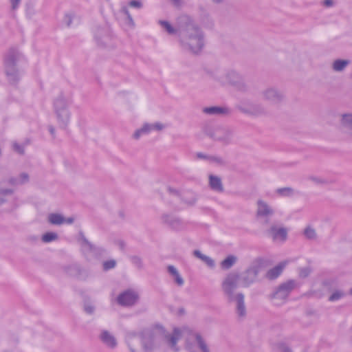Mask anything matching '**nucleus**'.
<instances>
[{
  "label": "nucleus",
  "mask_w": 352,
  "mask_h": 352,
  "mask_svg": "<svg viewBox=\"0 0 352 352\" xmlns=\"http://www.w3.org/2000/svg\"><path fill=\"white\" fill-rule=\"evenodd\" d=\"M73 15L72 14H67L65 16V23L67 27H69L72 23Z\"/></svg>",
  "instance_id": "49"
},
{
  "label": "nucleus",
  "mask_w": 352,
  "mask_h": 352,
  "mask_svg": "<svg viewBox=\"0 0 352 352\" xmlns=\"http://www.w3.org/2000/svg\"><path fill=\"white\" fill-rule=\"evenodd\" d=\"M126 341L131 352H140L138 349L140 338L136 333L132 332L127 333Z\"/></svg>",
  "instance_id": "24"
},
{
  "label": "nucleus",
  "mask_w": 352,
  "mask_h": 352,
  "mask_svg": "<svg viewBox=\"0 0 352 352\" xmlns=\"http://www.w3.org/2000/svg\"><path fill=\"white\" fill-rule=\"evenodd\" d=\"M297 287L294 280H287L280 285L270 295V299L274 304L280 305L285 302L290 292Z\"/></svg>",
  "instance_id": "6"
},
{
  "label": "nucleus",
  "mask_w": 352,
  "mask_h": 352,
  "mask_svg": "<svg viewBox=\"0 0 352 352\" xmlns=\"http://www.w3.org/2000/svg\"><path fill=\"white\" fill-rule=\"evenodd\" d=\"M217 80L222 84H230L239 91H246L248 88L243 76L235 70L226 72Z\"/></svg>",
  "instance_id": "5"
},
{
  "label": "nucleus",
  "mask_w": 352,
  "mask_h": 352,
  "mask_svg": "<svg viewBox=\"0 0 352 352\" xmlns=\"http://www.w3.org/2000/svg\"><path fill=\"white\" fill-rule=\"evenodd\" d=\"M290 60L293 65L296 68L301 67L302 65V60L300 54H294L290 56Z\"/></svg>",
  "instance_id": "38"
},
{
  "label": "nucleus",
  "mask_w": 352,
  "mask_h": 352,
  "mask_svg": "<svg viewBox=\"0 0 352 352\" xmlns=\"http://www.w3.org/2000/svg\"><path fill=\"white\" fill-rule=\"evenodd\" d=\"M276 192L280 195L289 196L293 194L294 190L292 188L286 187L277 189Z\"/></svg>",
  "instance_id": "44"
},
{
  "label": "nucleus",
  "mask_w": 352,
  "mask_h": 352,
  "mask_svg": "<svg viewBox=\"0 0 352 352\" xmlns=\"http://www.w3.org/2000/svg\"><path fill=\"white\" fill-rule=\"evenodd\" d=\"M237 257L234 255H229L221 262V267L223 270H229L236 262Z\"/></svg>",
  "instance_id": "31"
},
{
  "label": "nucleus",
  "mask_w": 352,
  "mask_h": 352,
  "mask_svg": "<svg viewBox=\"0 0 352 352\" xmlns=\"http://www.w3.org/2000/svg\"><path fill=\"white\" fill-rule=\"evenodd\" d=\"M208 185L211 190L217 192H223V184L220 177L210 174L208 176Z\"/></svg>",
  "instance_id": "21"
},
{
  "label": "nucleus",
  "mask_w": 352,
  "mask_h": 352,
  "mask_svg": "<svg viewBox=\"0 0 352 352\" xmlns=\"http://www.w3.org/2000/svg\"><path fill=\"white\" fill-rule=\"evenodd\" d=\"M287 264V262H283L278 265L275 266L274 267L268 270V272L266 274V277L270 280H273L276 278L280 274L282 273L283 268L285 267Z\"/></svg>",
  "instance_id": "25"
},
{
  "label": "nucleus",
  "mask_w": 352,
  "mask_h": 352,
  "mask_svg": "<svg viewBox=\"0 0 352 352\" xmlns=\"http://www.w3.org/2000/svg\"><path fill=\"white\" fill-rule=\"evenodd\" d=\"M13 193L14 190L12 188H6L0 183V208L8 202V197Z\"/></svg>",
  "instance_id": "26"
},
{
  "label": "nucleus",
  "mask_w": 352,
  "mask_h": 352,
  "mask_svg": "<svg viewBox=\"0 0 352 352\" xmlns=\"http://www.w3.org/2000/svg\"><path fill=\"white\" fill-rule=\"evenodd\" d=\"M179 23H186L181 32V42L184 47L192 53L199 52L204 45V36L202 31L188 16L179 18Z\"/></svg>",
  "instance_id": "1"
},
{
  "label": "nucleus",
  "mask_w": 352,
  "mask_h": 352,
  "mask_svg": "<svg viewBox=\"0 0 352 352\" xmlns=\"http://www.w3.org/2000/svg\"><path fill=\"white\" fill-rule=\"evenodd\" d=\"M193 255L197 258L202 261L206 265L210 267L214 268L215 267L214 261L210 256L204 254L201 251L195 250L193 251Z\"/></svg>",
  "instance_id": "28"
},
{
  "label": "nucleus",
  "mask_w": 352,
  "mask_h": 352,
  "mask_svg": "<svg viewBox=\"0 0 352 352\" xmlns=\"http://www.w3.org/2000/svg\"><path fill=\"white\" fill-rule=\"evenodd\" d=\"M202 111L205 114L213 116H226L231 113L230 108L221 106L204 107Z\"/></svg>",
  "instance_id": "18"
},
{
  "label": "nucleus",
  "mask_w": 352,
  "mask_h": 352,
  "mask_svg": "<svg viewBox=\"0 0 352 352\" xmlns=\"http://www.w3.org/2000/svg\"><path fill=\"white\" fill-rule=\"evenodd\" d=\"M17 206L18 205L15 203V201H14L12 204H10V206H9L5 209V211L12 212L17 208Z\"/></svg>",
  "instance_id": "54"
},
{
  "label": "nucleus",
  "mask_w": 352,
  "mask_h": 352,
  "mask_svg": "<svg viewBox=\"0 0 352 352\" xmlns=\"http://www.w3.org/2000/svg\"><path fill=\"white\" fill-rule=\"evenodd\" d=\"M12 148L15 153L21 155H23L25 153V146L23 144H20L16 142H14L12 144Z\"/></svg>",
  "instance_id": "40"
},
{
  "label": "nucleus",
  "mask_w": 352,
  "mask_h": 352,
  "mask_svg": "<svg viewBox=\"0 0 352 352\" xmlns=\"http://www.w3.org/2000/svg\"><path fill=\"white\" fill-rule=\"evenodd\" d=\"M129 5L131 8L140 9L143 6V3L140 0H131L129 2Z\"/></svg>",
  "instance_id": "46"
},
{
  "label": "nucleus",
  "mask_w": 352,
  "mask_h": 352,
  "mask_svg": "<svg viewBox=\"0 0 352 352\" xmlns=\"http://www.w3.org/2000/svg\"><path fill=\"white\" fill-rule=\"evenodd\" d=\"M172 3L176 7L182 6L183 2L182 0H170Z\"/></svg>",
  "instance_id": "56"
},
{
  "label": "nucleus",
  "mask_w": 352,
  "mask_h": 352,
  "mask_svg": "<svg viewBox=\"0 0 352 352\" xmlns=\"http://www.w3.org/2000/svg\"><path fill=\"white\" fill-rule=\"evenodd\" d=\"M310 274V270L308 267L301 268L299 270V276L301 278H305Z\"/></svg>",
  "instance_id": "48"
},
{
  "label": "nucleus",
  "mask_w": 352,
  "mask_h": 352,
  "mask_svg": "<svg viewBox=\"0 0 352 352\" xmlns=\"http://www.w3.org/2000/svg\"><path fill=\"white\" fill-rule=\"evenodd\" d=\"M131 262L138 268H142L143 267L142 260L140 257L138 256H133L131 258Z\"/></svg>",
  "instance_id": "45"
},
{
  "label": "nucleus",
  "mask_w": 352,
  "mask_h": 352,
  "mask_svg": "<svg viewBox=\"0 0 352 352\" xmlns=\"http://www.w3.org/2000/svg\"><path fill=\"white\" fill-rule=\"evenodd\" d=\"M322 5L325 7L329 8L332 7L334 5L333 0H324L322 2Z\"/></svg>",
  "instance_id": "55"
},
{
  "label": "nucleus",
  "mask_w": 352,
  "mask_h": 352,
  "mask_svg": "<svg viewBox=\"0 0 352 352\" xmlns=\"http://www.w3.org/2000/svg\"><path fill=\"white\" fill-rule=\"evenodd\" d=\"M157 331L156 335L160 337L162 349L166 348L177 352L179 350L177 343L182 337V330L174 327L171 331L166 330L163 326L156 324Z\"/></svg>",
  "instance_id": "3"
},
{
  "label": "nucleus",
  "mask_w": 352,
  "mask_h": 352,
  "mask_svg": "<svg viewBox=\"0 0 352 352\" xmlns=\"http://www.w3.org/2000/svg\"><path fill=\"white\" fill-rule=\"evenodd\" d=\"M351 64L349 59L338 58L333 60L331 68L333 72L336 73H342L345 71L346 68Z\"/></svg>",
  "instance_id": "23"
},
{
  "label": "nucleus",
  "mask_w": 352,
  "mask_h": 352,
  "mask_svg": "<svg viewBox=\"0 0 352 352\" xmlns=\"http://www.w3.org/2000/svg\"><path fill=\"white\" fill-rule=\"evenodd\" d=\"M339 124L342 129L352 134V113L346 112L340 114Z\"/></svg>",
  "instance_id": "19"
},
{
  "label": "nucleus",
  "mask_w": 352,
  "mask_h": 352,
  "mask_svg": "<svg viewBox=\"0 0 352 352\" xmlns=\"http://www.w3.org/2000/svg\"><path fill=\"white\" fill-rule=\"evenodd\" d=\"M214 140L228 144L230 143L234 135L233 131L227 126H218L213 132Z\"/></svg>",
  "instance_id": "14"
},
{
  "label": "nucleus",
  "mask_w": 352,
  "mask_h": 352,
  "mask_svg": "<svg viewBox=\"0 0 352 352\" xmlns=\"http://www.w3.org/2000/svg\"><path fill=\"white\" fill-rule=\"evenodd\" d=\"M302 233L305 239L308 240L316 241L318 239L316 230L311 226H307Z\"/></svg>",
  "instance_id": "30"
},
{
  "label": "nucleus",
  "mask_w": 352,
  "mask_h": 352,
  "mask_svg": "<svg viewBox=\"0 0 352 352\" xmlns=\"http://www.w3.org/2000/svg\"><path fill=\"white\" fill-rule=\"evenodd\" d=\"M307 179L316 184H324L327 183L324 179L316 175H309Z\"/></svg>",
  "instance_id": "42"
},
{
  "label": "nucleus",
  "mask_w": 352,
  "mask_h": 352,
  "mask_svg": "<svg viewBox=\"0 0 352 352\" xmlns=\"http://www.w3.org/2000/svg\"><path fill=\"white\" fill-rule=\"evenodd\" d=\"M263 264V260L261 258H257L254 259L250 266L241 274L239 279H241L243 287H249L256 280Z\"/></svg>",
  "instance_id": "7"
},
{
  "label": "nucleus",
  "mask_w": 352,
  "mask_h": 352,
  "mask_svg": "<svg viewBox=\"0 0 352 352\" xmlns=\"http://www.w3.org/2000/svg\"><path fill=\"white\" fill-rule=\"evenodd\" d=\"M269 236L276 242H284L287 237V230L283 227L272 226L267 230Z\"/></svg>",
  "instance_id": "15"
},
{
  "label": "nucleus",
  "mask_w": 352,
  "mask_h": 352,
  "mask_svg": "<svg viewBox=\"0 0 352 352\" xmlns=\"http://www.w3.org/2000/svg\"><path fill=\"white\" fill-rule=\"evenodd\" d=\"M139 300V294L133 289H128L120 294L117 298L118 303L122 306L134 305Z\"/></svg>",
  "instance_id": "13"
},
{
  "label": "nucleus",
  "mask_w": 352,
  "mask_h": 352,
  "mask_svg": "<svg viewBox=\"0 0 352 352\" xmlns=\"http://www.w3.org/2000/svg\"><path fill=\"white\" fill-rule=\"evenodd\" d=\"M82 246L84 249H90V250L92 249V245L90 244V243L86 239H82Z\"/></svg>",
  "instance_id": "51"
},
{
  "label": "nucleus",
  "mask_w": 352,
  "mask_h": 352,
  "mask_svg": "<svg viewBox=\"0 0 352 352\" xmlns=\"http://www.w3.org/2000/svg\"><path fill=\"white\" fill-rule=\"evenodd\" d=\"M274 208L266 201L259 199L256 201V217L264 224H269L274 215Z\"/></svg>",
  "instance_id": "10"
},
{
  "label": "nucleus",
  "mask_w": 352,
  "mask_h": 352,
  "mask_svg": "<svg viewBox=\"0 0 352 352\" xmlns=\"http://www.w3.org/2000/svg\"><path fill=\"white\" fill-rule=\"evenodd\" d=\"M78 266L76 265H70L66 267V271L69 275H74V270H78Z\"/></svg>",
  "instance_id": "50"
},
{
  "label": "nucleus",
  "mask_w": 352,
  "mask_h": 352,
  "mask_svg": "<svg viewBox=\"0 0 352 352\" xmlns=\"http://www.w3.org/2000/svg\"><path fill=\"white\" fill-rule=\"evenodd\" d=\"M262 98L270 104H276L280 103L284 99L283 94L277 88L269 87L261 92Z\"/></svg>",
  "instance_id": "12"
},
{
  "label": "nucleus",
  "mask_w": 352,
  "mask_h": 352,
  "mask_svg": "<svg viewBox=\"0 0 352 352\" xmlns=\"http://www.w3.org/2000/svg\"><path fill=\"white\" fill-rule=\"evenodd\" d=\"M195 340L197 346L201 352H210L207 343L200 334L197 333L195 335Z\"/></svg>",
  "instance_id": "33"
},
{
  "label": "nucleus",
  "mask_w": 352,
  "mask_h": 352,
  "mask_svg": "<svg viewBox=\"0 0 352 352\" xmlns=\"http://www.w3.org/2000/svg\"><path fill=\"white\" fill-rule=\"evenodd\" d=\"M349 293H350L351 295H352V288L350 289Z\"/></svg>",
  "instance_id": "62"
},
{
  "label": "nucleus",
  "mask_w": 352,
  "mask_h": 352,
  "mask_svg": "<svg viewBox=\"0 0 352 352\" xmlns=\"http://www.w3.org/2000/svg\"><path fill=\"white\" fill-rule=\"evenodd\" d=\"M58 238V236L56 232H48L43 234L41 239L44 243H50L57 240Z\"/></svg>",
  "instance_id": "37"
},
{
  "label": "nucleus",
  "mask_w": 352,
  "mask_h": 352,
  "mask_svg": "<svg viewBox=\"0 0 352 352\" xmlns=\"http://www.w3.org/2000/svg\"><path fill=\"white\" fill-rule=\"evenodd\" d=\"M100 340L108 348L115 349L118 345L116 337L108 330L103 329L99 335Z\"/></svg>",
  "instance_id": "17"
},
{
  "label": "nucleus",
  "mask_w": 352,
  "mask_h": 352,
  "mask_svg": "<svg viewBox=\"0 0 352 352\" xmlns=\"http://www.w3.org/2000/svg\"><path fill=\"white\" fill-rule=\"evenodd\" d=\"M240 275L236 272L227 274L221 283V289L228 300L236 297L235 290L238 287Z\"/></svg>",
  "instance_id": "8"
},
{
  "label": "nucleus",
  "mask_w": 352,
  "mask_h": 352,
  "mask_svg": "<svg viewBox=\"0 0 352 352\" xmlns=\"http://www.w3.org/2000/svg\"><path fill=\"white\" fill-rule=\"evenodd\" d=\"M210 155H208L204 153H196V157L197 159H201L208 161V157H210Z\"/></svg>",
  "instance_id": "52"
},
{
  "label": "nucleus",
  "mask_w": 352,
  "mask_h": 352,
  "mask_svg": "<svg viewBox=\"0 0 352 352\" xmlns=\"http://www.w3.org/2000/svg\"><path fill=\"white\" fill-rule=\"evenodd\" d=\"M47 221L52 225L60 226L65 223V217L60 213H50L47 216Z\"/></svg>",
  "instance_id": "29"
},
{
  "label": "nucleus",
  "mask_w": 352,
  "mask_h": 352,
  "mask_svg": "<svg viewBox=\"0 0 352 352\" xmlns=\"http://www.w3.org/2000/svg\"><path fill=\"white\" fill-rule=\"evenodd\" d=\"M147 127L148 128V131L151 133V131H162L166 128V125L160 122H157L155 123H148Z\"/></svg>",
  "instance_id": "36"
},
{
  "label": "nucleus",
  "mask_w": 352,
  "mask_h": 352,
  "mask_svg": "<svg viewBox=\"0 0 352 352\" xmlns=\"http://www.w3.org/2000/svg\"><path fill=\"white\" fill-rule=\"evenodd\" d=\"M48 130H49V131H50V134H51L53 137H55V135H56V129H55L54 126H52V125H50V126H48Z\"/></svg>",
  "instance_id": "57"
},
{
  "label": "nucleus",
  "mask_w": 352,
  "mask_h": 352,
  "mask_svg": "<svg viewBox=\"0 0 352 352\" xmlns=\"http://www.w3.org/2000/svg\"><path fill=\"white\" fill-rule=\"evenodd\" d=\"M150 133L148 131V128L147 127V122L143 124V125L136 129L132 135V138L135 140H138L143 135H146Z\"/></svg>",
  "instance_id": "32"
},
{
  "label": "nucleus",
  "mask_w": 352,
  "mask_h": 352,
  "mask_svg": "<svg viewBox=\"0 0 352 352\" xmlns=\"http://www.w3.org/2000/svg\"><path fill=\"white\" fill-rule=\"evenodd\" d=\"M71 105V100L63 94H60L54 99L53 111L57 124L61 129H67L72 122Z\"/></svg>",
  "instance_id": "2"
},
{
  "label": "nucleus",
  "mask_w": 352,
  "mask_h": 352,
  "mask_svg": "<svg viewBox=\"0 0 352 352\" xmlns=\"http://www.w3.org/2000/svg\"><path fill=\"white\" fill-rule=\"evenodd\" d=\"M344 296V293L342 290H336L329 296L330 301H336L342 298Z\"/></svg>",
  "instance_id": "41"
},
{
  "label": "nucleus",
  "mask_w": 352,
  "mask_h": 352,
  "mask_svg": "<svg viewBox=\"0 0 352 352\" xmlns=\"http://www.w3.org/2000/svg\"><path fill=\"white\" fill-rule=\"evenodd\" d=\"M208 162L214 163L220 166L224 165L226 164L224 160L222 157L215 155H210V157H208Z\"/></svg>",
  "instance_id": "43"
},
{
  "label": "nucleus",
  "mask_w": 352,
  "mask_h": 352,
  "mask_svg": "<svg viewBox=\"0 0 352 352\" xmlns=\"http://www.w3.org/2000/svg\"><path fill=\"white\" fill-rule=\"evenodd\" d=\"M10 1L11 3L12 9L14 10L19 7L21 0H10Z\"/></svg>",
  "instance_id": "53"
},
{
  "label": "nucleus",
  "mask_w": 352,
  "mask_h": 352,
  "mask_svg": "<svg viewBox=\"0 0 352 352\" xmlns=\"http://www.w3.org/2000/svg\"><path fill=\"white\" fill-rule=\"evenodd\" d=\"M74 221V219L73 217H69L67 219L65 218V223L72 224Z\"/></svg>",
  "instance_id": "58"
},
{
  "label": "nucleus",
  "mask_w": 352,
  "mask_h": 352,
  "mask_svg": "<svg viewBox=\"0 0 352 352\" xmlns=\"http://www.w3.org/2000/svg\"><path fill=\"white\" fill-rule=\"evenodd\" d=\"M230 302H235L236 312L239 318H243L246 316V307L245 305V296L243 294L239 292L236 294L234 299L228 300Z\"/></svg>",
  "instance_id": "16"
},
{
  "label": "nucleus",
  "mask_w": 352,
  "mask_h": 352,
  "mask_svg": "<svg viewBox=\"0 0 352 352\" xmlns=\"http://www.w3.org/2000/svg\"><path fill=\"white\" fill-rule=\"evenodd\" d=\"M30 182V175L26 172L21 173L16 177H12L8 179V184L16 186L28 184Z\"/></svg>",
  "instance_id": "22"
},
{
  "label": "nucleus",
  "mask_w": 352,
  "mask_h": 352,
  "mask_svg": "<svg viewBox=\"0 0 352 352\" xmlns=\"http://www.w3.org/2000/svg\"><path fill=\"white\" fill-rule=\"evenodd\" d=\"M159 23L170 34H176L177 30L166 21H160Z\"/></svg>",
  "instance_id": "39"
},
{
  "label": "nucleus",
  "mask_w": 352,
  "mask_h": 352,
  "mask_svg": "<svg viewBox=\"0 0 352 352\" xmlns=\"http://www.w3.org/2000/svg\"><path fill=\"white\" fill-rule=\"evenodd\" d=\"M282 352H292V351L288 348H284Z\"/></svg>",
  "instance_id": "61"
},
{
  "label": "nucleus",
  "mask_w": 352,
  "mask_h": 352,
  "mask_svg": "<svg viewBox=\"0 0 352 352\" xmlns=\"http://www.w3.org/2000/svg\"><path fill=\"white\" fill-rule=\"evenodd\" d=\"M121 12L126 16V24L131 28H133L135 25V22L133 19L131 14H130L129 9L126 6H123L121 8Z\"/></svg>",
  "instance_id": "34"
},
{
  "label": "nucleus",
  "mask_w": 352,
  "mask_h": 352,
  "mask_svg": "<svg viewBox=\"0 0 352 352\" xmlns=\"http://www.w3.org/2000/svg\"><path fill=\"white\" fill-rule=\"evenodd\" d=\"M239 109L243 113L254 116H258L265 113V109L263 107L254 104L250 106L241 104L239 105Z\"/></svg>",
  "instance_id": "20"
},
{
  "label": "nucleus",
  "mask_w": 352,
  "mask_h": 352,
  "mask_svg": "<svg viewBox=\"0 0 352 352\" xmlns=\"http://www.w3.org/2000/svg\"><path fill=\"white\" fill-rule=\"evenodd\" d=\"M20 57V53L14 49L10 50L5 58L6 74L12 82H16L19 78V72L16 68V62Z\"/></svg>",
  "instance_id": "4"
},
{
  "label": "nucleus",
  "mask_w": 352,
  "mask_h": 352,
  "mask_svg": "<svg viewBox=\"0 0 352 352\" xmlns=\"http://www.w3.org/2000/svg\"><path fill=\"white\" fill-rule=\"evenodd\" d=\"M162 222L169 228L179 231L186 228V223L178 216L172 213H164L161 217Z\"/></svg>",
  "instance_id": "11"
},
{
  "label": "nucleus",
  "mask_w": 352,
  "mask_h": 352,
  "mask_svg": "<svg viewBox=\"0 0 352 352\" xmlns=\"http://www.w3.org/2000/svg\"><path fill=\"white\" fill-rule=\"evenodd\" d=\"M83 310L87 314L93 315L96 311V306L91 301L87 300L83 303Z\"/></svg>",
  "instance_id": "35"
},
{
  "label": "nucleus",
  "mask_w": 352,
  "mask_h": 352,
  "mask_svg": "<svg viewBox=\"0 0 352 352\" xmlns=\"http://www.w3.org/2000/svg\"><path fill=\"white\" fill-rule=\"evenodd\" d=\"M212 1L214 3L219 4V3H221L223 1V0H212Z\"/></svg>",
  "instance_id": "60"
},
{
  "label": "nucleus",
  "mask_w": 352,
  "mask_h": 352,
  "mask_svg": "<svg viewBox=\"0 0 352 352\" xmlns=\"http://www.w3.org/2000/svg\"><path fill=\"white\" fill-rule=\"evenodd\" d=\"M116 266V261L114 260L107 261L103 263V268L108 270L113 268Z\"/></svg>",
  "instance_id": "47"
},
{
  "label": "nucleus",
  "mask_w": 352,
  "mask_h": 352,
  "mask_svg": "<svg viewBox=\"0 0 352 352\" xmlns=\"http://www.w3.org/2000/svg\"><path fill=\"white\" fill-rule=\"evenodd\" d=\"M156 331H157V329L155 324L151 331L142 338V352H153L162 349L160 337L155 334Z\"/></svg>",
  "instance_id": "9"
},
{
  "label": "nucleus",
  "mask_w": 352,
  "mask_h": 352,
  "mask_svg": "<svg viewBox=\"0 0 352 352\" xmlns=\"http://www.w3.org/2000/svg\"><path fill=\"white\" fill-rule=\"evenodd\" d=\"M167 270L178 286H182L184 285V280L175 266L171 265H168L167 267Z\"/></svg>",
  "instance_id": "27"
},
{
  "label": "nucleus",
  "mask_w": 352,
  "mask_h": 352,
  "mask_svg": "<svg viewBox=\"0 0 352 352\" xmlns=\"http://www.w3.org/2000/svg\"><path fill=\"white\" fill-rule=\"evenodd\" d=\"M195 202H196V199H195V198H193L191 201H190L189 202H188V204H189V205H193Z\"/></svg>",
  "instance_id": "59"
}]
</instances>
